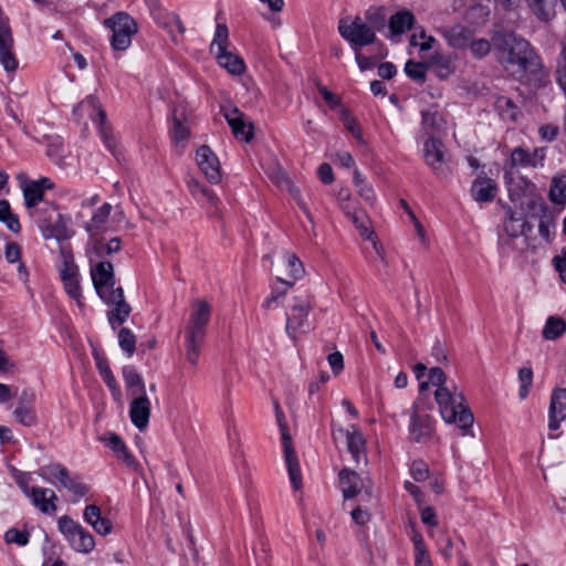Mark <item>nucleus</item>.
<instances>
[{
	"mask_svg": "<svg viewBox=\"0 0 566 566\" xmlns=\"http://www.w3.org/2000/svg\"><path fill=\"white\" fill-rule=\"evenodd\" d=\"M492 42L499 63L520 81L542 80V59L527 40L514 32H496Z\"/></svg>",
	"mask_w": 566,
	"mask_h": 566,
	"instance_id": "nucleus-1",
	"label": "nucleus"
},
{
	"mask_svg": "<svg viewBox=\"0 0 566 566\" xmlns=\"http://www.w3.org/2000/svg\"><path fill=\"white\" fill-rule=\"evenodd\" d=\"M92 281L98 296L114 308L107 313L108 322L113 328L125 323L130 314V305L124 298L120 286L115 287L114 269L111 262L96 264L91 271Z\"/></svg>",
	"mask_w": 566,
	"mask_h": 566,
	"instance_id": "nucleus-2",
	"label": "nucleus"
},
{
	"mask_svg": "<svg viewBox=\"0 0 566 566\" xmlns=\"http://www.w3.org/2000/svg\"><path fill=\"white\" fill-rule=\"evenodd\" d=\"M210 316L211 306L207 301H192L189 322L185 329V347L187 360L193 366L198 364Z\"/></svg>",
	"mask_w": 566,
	"mask_h": 566,
	"instance_id": "nucleus-3",
	"label": "nucleus"
},
{
	"mask_svg": "<svg viewBox=\"0 0 566 566\" xmlns=\"http://www.w3.org/2000/svg\"><path fill=\"white\" fill-rule=\"evenodd\" d=\"M434 399L439 407L440 415L447 423H454L463 431V434L472 427L473 413L465 405L463 394L451 384L449 388L434 390Z\"/></svg>",
	"mask_w": 566,
	"mask_h": 566,
	"instance_id": "nucleus-4",
	"label": "nucleus"
},
{
	"mask_svg": "<svg viewBox=\"0 0 566 566\" xmlns=\"http://www.w3.org/2000/svg\"><path fill=\"white\" fill-rule=\"evenodd\" d=\"M31 218L42 232L44 239L63 241L71 238L67 221L52 203H44L41 210L31 211Z\"/></svg>",
	"mask_w": 566,
	"mask_h": 566,
	"instance_id": "nucleus-5",
	"label": "nucleus"
},
{
	"mask_svg": "<svg viewBox=\"0 0 566 566\" xmlns=\"http://www.w3.org/2000/svg\"><path fill=\"white\" fill-rule=\"evenodd\" d=\"M313 304L308 297L295 296L285 314V332L292 340H296L298 335L310 329V312Z\"/></svg>",
	"mask_w": 566,
	"mask_h": 566,
	"instance_id": "nucleus-6",
	"label": "nucleus"
},
{
	"mask_svg": "<svg viewBox=\"0 0 566 566\" xmlns=\"http://www.w3.org/2000/svg\"><path fill=\"white\" fill-rule=\"evenodd\" d=\"M57 528L75 552L87 554L94 549L93 535L71 516L62 515L57 520Z\"/></svg>",
	"mask_w": 566,
	"mask_h": 566,
	"instance_id": "nucleus-7",
	"label": "nucleus"
},
{
	"mask_svg": "<svg viewBox=\"0 0 566 566\" xmlns=\"http://www.w3.org/2000/svg\"><path fill=\"white\" fill-rule=\"evenodd\" d=\"M112 30L111 45L116 51H125L132 43V36L137 32L136 21L126 12H117L104 21Z\"/></svg>",
	"mask_w": 566,
	"mask_h": 566,
	"instance_id": "nucleus-8",
	"label": "nucleus"
},
{
	"mask_svg": "<svg viewBox=\"0 0 566 566\" xmlns=\"http://www.w3.org/2000/svg\"><path fill=\"white\" fill-rule=\"evenodd\" d=\"M338 32L345 39L353 51L374 44L377 36L373 28H370L360 17H356L350 22L342 20L338 24Z\"/></svg>",
	"mask_w": 566,
	"mask_h": 566,
	"instance_id": "nucleus-9",
	"label": "nucleus"
},
{
	"mask_svg": "<svg viewBox=\"0 0 566 566\" xmlns=\"http://www.w3.org/2000/svg\"><path fill=\"white\" fill-rule=\"evenodd\" d=\"M77 111H91L96 112V115L99 119V135L103 139L105 147L115 156L118 157L120 151L118 149V143L113 129L109 125L106 124V113L101 108L98 99L90 95L84 101L77 104L74 108V113Z\"/></svg>",
	"mask_w": 566,
	"mask_h": 566,
	"instance_id": "nucleus-10",
	"label": "nucleus"
},
{
	"mask_svg": "<svg viewBox=\"0 0 566 566\" xmlns=\"http://www.w3.org/2000/svg\"><path fill=\"white\" fill-rule=\"evenodd\" d=\"M547 149L545 147H535L530 150L518 146L512 149L509 160L505 164V170L520 168H543L545 166Z\"/></svg>",
	"mask_w": 566,
	"mask_h": 566,
	"instance_id": "nucleus-11",
	"label": "nucleus"
},
{
	"mask_svg": "<svg viewBox=\"0 0 566 566\" xmlns=\"http://www.w3.org/2000/svg\"><path fill=\"white\" fill-rule=\"evenodd\" d=\"M277 420H279V423L281 427L284 458H285V463H286L290 481H291L294 490H300L302 488V474H301L300 463H298L297 457L295 454V451L292 447L291 437L287 433L285 424L282 423L281 413H279V412H277Z\"/></svg>",
	"mask_w": 566,
	"mask_h": 566,
	"instance_id": "nucleus-12",
	"label": "nucleus"
},
{
	"mask_svg": "<svg viewBox=\"0 0 566 566\" xmlns=\"http://www.w3.org/2000/svg\"><path fill=\"white\" fill-rule=\"evenodd\" d=\"M333 434L335 439L338 437L346 438L347 449L356 464L366 461L365 439L356 426H350V429L339 428Z\"/></svg>",
	"mask_w": 566,
	"mask_h": 566,
	"instance_id": "nucleus-13",
	"label": "nucleus"
},
{
	"mask_svg": "<svg viewBox=\"0 0 566 566\" xmlns=\"http://www.w3.org/2000/svg\"><path fill=\"white\" fill-rule=\"evenodd\" d=\"M434 431V420L427 413H420L413 410L410 417L409 436L415 442H426L431 438Z\"/></svg>",
	"mask_w": 566,
	"mask_h": 566,
	"instance_id": "nucleus-14",
	"label": "nucleus"
},
{
	"mask_svg": "<svg viewBox=\"0 0 566 566\" xmlns=\"http://www.w3.org/2000/svg\"><path fill=\"white\" fill-rule=\"evenodd\" d=\"M197 164L211 184L221 180L220 163L210 147L203 145L197 150Z\"/></svg>",
	"mask_w": 566,
	"mask_h": 566,
	"instance_id": "nucleus-15",
	"label": "nucleus"
},
{
	"mask_svg": "<svg viewBox=\"0 0 566 566\" xmlns=\"http://www.w3.org/2000/svg\"><path fill=\"white\" fill-rule=\"evenodd\" d=\"M27 497H29L32 505L43 514L53 515L57 510L56 502L59 499L51 489L32 486Z\"/></svg>",
	"mask_w": 566,
	"mask_h": 566,
	"instance_id": "nucleus-16",
	"label": "nucleus"
},
{
	"mask_svg": "<svg viewBox=\"0 0 566 566\" xmlns=\"http://www.w3.org/2000/svg\"><path fill=\"white\" fill-rule=\"evenodd\" d=\"M566 419V389L557 388L551 396L548 409V429L555 431Z\"/></svg>",
	"mask_w": 566,
	"mask_h": 566,
	"instance_id": "nucleus-17",
	"label": "nucleus"
},
{
	"mask_svg": "<svg viewBox=\"0 0 566 566\" xmlns=\"http://www.w3.org/2000/svg\"><path fill=\"white\" fill-rule=\"evenodd\" d=\"M129 417L139 430L147 428L150 417V401L146 394L133 397L129 406Z\"/></svg>",
	"mask_w": 566,
	"mask_h": 566,
	"instance_id": "nucleus-18",
	"label": "nucleus"
},
{
	"mask_svg": "<svg viewBox=\"0 0 566 566\" xmlns=\"http://www.w3.org/2000/svg\"><path fill=\"white\" fill-rule=\"evenodd\" d=\"M496 191V182L485 175L476 177L470 189L471 197L476 202H491L495 198Z\"/></svg>",
	"mask_w": 566,
	"mask_h": 566,
	"instance_id": "nucleus-19",
	"label": "nucleus"
},
{
	"mask_svg": "<svg viewBox=\"0 0 566 566\" xmlns=\"http://www.w3.org/2000/svg\"><path fill=\"white\" fill-rule=\"evenodd\" d=\"M504 182L512 201L518 200L523 196L531 195L535 190V185L527 177L518 176L515 179L510 170L504 171Z\"/></svg>",
	"mask_w": 566,
	"mask_h": 566,
	"instance_id": "nucleus-20",
	"label": "nucleus"
},
{
	"mask_svg": "<svg viewBox=\"0 0 566 566\" xmlns=\"http://www.w3.org/2000/svg\"><path fill=\"white\" fill-rule=\"evenodd\" d=\"M423 157L427 165L436 172L441 171V166L444 163V145L438 139L430 137L423 145Z\"/></svg>",
	"mask_w": 566,
	"mask_h": 566,
	"instance_id": "nucleus-21",
	"label": "nucleus"
},
{
	"mask_svg": "<svg viewBox=\"0 0 566 566\" xmlns=\"http://www.w3.org/2000/svg\"><path fill=\"white\" fill-rule=\"evenodd\" d=\"M224 117L237 138H241L244 142H250L252 139L253 126L251 123L245 122L243 113L238 108H232L224 114Z\"/></svg>",
	"mask_w": 566,
	"mask_h": 566,
	"instance_id": "nucleus-22",
	"label": "nucleus"
},
{
	"mask_svg": "<svg viewBox=\"0 0 566 566\" xmlns=\"http://www.w3.org/2000/svg\"><path fill=\"white\" fill-rule=\"evenodd\" d=\"M83 518L99 535L106 536L113 530L111 520L102 516L101 507L95 504H90L84 509Z\"/></svg>",
	"mask_w": 566,
	"mask_h": 566,
	"instance_id": "nucleus-23",
	"label": "nucleus"
},
{
	"mask_svg": "<svg viewBox=\"0 0 566 566\" xmlns=\"http://www.w3.org/2000/svg\"><path fill=\"white\" fill-rule=\"evenodd\" d=\"M530 11L542 22H549L556 15L558 0H524ZM566 10V0H559Z\"/></svg>",
	"mask_w": 566,
	"mask_h": 566,
	"instance_id": "nucleus-24",
	"label": "nucleus"
},
{
	"mask_svg": "<svg viewBox=\"0 0 566 566\" xmlns=\"http://www.w3.org/2000/svg\"><path fill=\"white\" fill-rule=\"evenodd\" d=\"M428 67L440 80L448 78L455 71L454 59L450 54L434 52L428 60Z\"/></svg>",
	"mask_w": 566,
	"mask_h": 566,
	"instance_id": "nucleus-25",
	"label": "nucleus"
},
{
	"mask_svg": "<svg viewBox=\"0 0 566 566\" xmlns=\"http://www.w3.org/2000/svg\"><path fill=\"white\" fill-rule=\"evenodd\" d=\"M440 32L442 33L449 45L454 49L468 48L473 36L470 29L460 24L450 28H443Z\"/></svg>",
	"mask_w": 566,
	"mask_h": 566,
	"instance_id": "nucleus-26",
	"label": "nucleus"
},
{
	"mask_svg": "<svg viewBox=\"0 0 566 566\" xmlns=\"http://www.w3.org/2000/svg\"><path fill=\"white\" fill-rule=\"evenodd\" d=\"M293 287V282L285 279L276 277L275 283L271 284V292L262 303L264 310L276 308L281 304V300L287 294V291Z\"/></svg>",
	"mask_w": 566,
	"mask_h": 566,
	"instance_id": "nucleus-27",
	"label": "nucleus"
},
{
	"mask_svg": "<svg viewBox=\"0 0 566 566\" xmlns=\"http://www.w3.org/2000/svg\"><path fill=\"white\" fill-rule=\"evenodd\" d=\"M339 484L345 499L356 496L363 489V481L359 475L349 469L339 472Z\"/></svg>",
	"mask_w": 566,
	"mask_h": 566,
	"instance_id": "nucleus-28",
	"label": "nucleus"
},
{
	"mask_svg": "<svg viewBox=\"0 0 566 566\" xmlns=\"http://www.w3.org/2000/svg\"><path fill=\"white\" fill-rule=\"evenodd\" d=\"M122 374L129 396L135 397L146 394L145 381L134 366H124Z\"/></svg>",
	"mask_w": 566,
	"mask_h": 566,
	"instance_id": "nucleus-29",
	"label": "nucleus"
},
{
	"mask_svg": "<svg viewBox=\"0 0 566 566\" xmlns=\"http://www.w3.org/2000/svg\"><path fill=\"white\" fill-rule=\"evenodd\" d=\"M112 209V205L105 202L94 212L91 220L85 224V229L91 237L101 233L105 229Z\"/></svg>",
	"mask_w": 566,
	"mask_h": 566,
	"instance_id": "nucleus-30",
	"label": "nucleus"
},
{
	"mask_svg": "<svg viewBox=\"0 0 566 566\" xmlns=\"http://www.w3.org/2000/svg\"><path fill=\"white\" fill-rule=\"evenodd\" d=\"M415 24V15L408 10L399 11L389 19V29L392 35H400Z\"/></svg>",
	"mask_w": 566,
	"mask_h": 566,
	"instance_id": "nucleus-31",
	"label": "nucleus"
},
{
	"mask_svg": "<svg viewBox=\"0 0 566 566\" xmlns=\"http://www.w3.org/2000/svg\"><path fill=\"white\" fill-rule=\"evenodd\" d=\"M214 56L219 65L226 69L230 74L241 75L245 70L243 60L231 52L222 51L221 53H216Z\"/></svg>",
	"mask_w": 566,
	"mask_h": 566,
	"instance_id": "nucleus-32",
	"label": "nucleus"
},
{
	"mask_svg": "<svg viewBox=\"0 0 566 566\" xmlns=\"http://www.w3.org/2000/svg\"><path fill=\"white\" fill-rule=\"evenodd\" d=\"M189 135V127L186 125L182 118L178 117L177 114H175L172 119V126L170 129V137L179 153H181L185 149Z\"/></svg>",
	"mask_w": 566,
	"mask_h": 566,
	"instance_id": "nucleus-33",
	"label": "nucleus"
},
{
	"mask_svg": "<svg viewBox=\"0 0 566 566\" xmlns=\"http://www.w3.org/2000/svg\"><path fill=\"white\" fill-rule=\"evenodd\" d=\"M421 118L422 130L427 135H432L443 127V117L434 106L422 111Z\"/></svg>",
	"mask_w": 566,
	"mask_h": 566,
	"instance_id": "nucleus-34",
	"label": "nucleus"
},
{
	"mask_svg": "<svg viewBox=\"0 0 566 566\" xmlns=\"http://www.w3.org/2000/svg\"><path fill=\"white\" fill-rule=\"evenodd\" d=\"M548 198L555 205H566V174L553 176Z\"/></svg>",
	"mask_w": 566,
	"mask_h": 566,
	"instance_id": "nucleus-35",
	"label": "nucleus"
},
{
	"mask_svg": "<svg viewBox=\"0 0 566 566\" xmlns=\"http://www.w3.org/2000/svg\"><path fill=\"white\" fill-rule=\"evenodd\" d=\"M25 207L31 216V211L41 210L39 203L43 201L44 193L38 184L25 182L22 187Z\"/></svg>",
	"mask_w": 566,
	"mask_h": 566,
	"instance_id": "nucleus-36",
	"label": "nucleus"
},
{
	"mask_svg": "<svg viewBox=\"0 0 566 566\" xmlns=\"http://www.w3.org/2000/svg\"><path fill=\"white\" fill-rule=\"evenodd\" d=\"M566 332V322L559 316H549L542 331V336L546 340H555L562 337Z\"/></svg>",
	"mask_w": 566,
	"mask_h": 566,
	"instance_id": "nucleus-37",
	"label": "nucleus"
},
{
	"mask_svg": "<svg viewBox=\"0 0 566 566\" xmlns=\"http://www.w3.org/2000/svg\"><path fill=\"white\" fill-rule=\"evenodd\" d=\"M101 440L114 451L119 459L125 463L132 464L134 462L133 457L127 451L124 441L116 433H108L101 438Z\"/></svg>",
	"mask_w": 566,
	"mask_h": 566,
	"instance_id": "nucleus-38",
	"label": "nucleus"
},
{
	"mask_svg": "<svg viewBox=\"0 0 566 566\" xmlns=\"http://www.w3.org/2000/svg\"><path fill=\"white\" fill-rule=\"evenodd\" d=\"M284 264L286 265L287 270V276L286 279L289 282H293V285L295 282L300 279H302L305 274V269L301 260L297 258L296 254L286 252L283 255Z\"/></svg>",
	"mask_w": 566,
	"mask_h": 566,
	"instance_id": "nucleus-39",
	"label": "nucleus"
},
{
	"mask_svg": "<svg viewBox=\"0 0 566 566\" xmlns=\"http://www.w3.org/2000/svg\"><path fill=\"white\" fill-rule=\"evenodd\" d=\"M412 543L415 546V566H432L422 535L413 532Z\"/></svg>",
	"mask_w": 566,
	"mask_h": 566,
	"instance_id": "nucleus-40",
	"label": "nucleus"
},
{
	"mask_svg": "<svg viewBox=\"0 0 566 566\" xmlns=\"http://www.w3.org/2000/svg\"><path fill=\"white\" fill-rule=\"evenodd\" d=\"M353 181L355 187L357 188L358 195L369 205H374L376 201V195L373 186L365 180L363 175L358 169H355Z\"/></svg>",
	"mask_w": 566,
	"mask_h": 566,
	"instance_id": "nucleus-41",
	"label": "nucleus"
},
{
	"mask_svg": "<svg viewBox=\"0 0 566 566\" xmlns=\"http://www.w3.org/2000/svg\"><path fill=\"white\" fill-rule=\"evenodd\" d=\"M0 222L13 233H18L21 230L20 221L17 214L11 211L9 201L0 200Z\"/></svg>",
	"mask_w": 566,
	"mask_h": 566,
	"instance_id": "nucleus-42",
	"label": "nucleus"
},
{
	"mask_svg": "<svg viewBox=\"0 0 566 566\" xmlns=\"http://www.w3.org/2000/svg\"><path fill=\"white\" fill-rule=\"evenodd\" d=\"M429 71L427 61L415 62L412 60L407 61L405 64V73L408 77L417 83H424L427 78V72Z\"/></svg>",
	"mask_w": 566,
	"mask_h": 566,
	"instance_id": "nucleus-43",
	"label": "nucleus"
},
{
	"mask_svg": "<svg viewBox=\"0 0 566 566\" xmlns=\"http://www.w3.org/2000/svg\"><path fill=\"white\" fill-rule=\"evenodd\" d=\"M339 117L344 127L353 135V137L356 138L359 143H363V129L357 119L352 115L350 111L347 108H342L339 111Z\"/></svg>",
	"mask_w": 566,
	"mask_h": 566,
	"instance_id": "nucleus-44",
	"label": "nucleus"
},
{
	"mask_svg": "<svg viewBox=\"0 0 566 566\" xmlns=\"http://www.w3.org/2000/svg\"><path fill=\"white\" fill-rule=\"evenodd\" d=\"M39 475L51 484H56L59 478L66 476V468L61 463H50L39 470Z\"/></svg>",
	"mask_w": 566,
	"mask_h": 566,
	"instance_id": "nucleus-45",
	"label": "nucleus"
},
{
	"mask_svg": "<svg viewBox=\"0 0 566 566\" xmlns=\"http://www.w3.org/2000/svg\"><path fill=\"white\" fill-rule=\"evenodd\" d=\"M229 40V30L224 23H218L214 32L213 40L210 45V51L216 55V53H221L222 51H227Z\"/></svg>",
	"mask_w": 566,
	"mask_h": 566,
	"instance_id": "nucleus-46",
	"label": "nucleus"
},
{
	"mask_svg": "<svg viewBox=\"0 0 566 566\" xmlns=\"http://www.w3.org/2000/svg\"><path fill=\"white\" fill-rule=\"evenodd\" d=\"M349 219L354 223L356 229L359 231L361 238H374V231L370 229V220L361 209L353 213V216L349 217Z\"/></svg>",
	"mask_w": 566,
	"mask_h": 566,
	"instance_id": "nucleus-47",
	"label": "nucleus"
},
{
	"mask_svg": "<svg viewBox=\"0 0 566 566\" xmlns=\"http://www.w3.org/2000/svg\"><path fill=\"white\" fill-rule=\"evenodd\" d=\"M528 229V223L521 218H515L514 213H510V217L504 222V230L512 238L524 234Z\"/></svg>",
	"mask_w": 566,
	"mask_h": 566,
	"instance_id": "nucleus-48",
	"label": "nucleus"
},
{
	"mask_svg": "<svg viewBox=\"0 0 566 566\" xmlns=\"http://www.w3.org/2000/svg\"><path fill=\"white\" fill-rule=\"evenodd\" d=\"M190 193L198 198L203 197L212 207H217L219 202V198L208 188H206L198 180L191 179L188 182Z\"/></svg>",
	"mask_w": 566,
	"mask_h": 566,
	"instance_id": "nucleus-49",
	"label": "nucleus"
},
{
	"mask_svg": "<svg viewBox=\"0 0 566 566\" xmlns=\"http://www.w3.org/2000/svg\"><path fill=\"white\" fill-rule=\"evenodd\" d=\"M118 344L123 352L130 357L135 353L136 336L129 328L123 327L118 332Z\"/></svg>",
	"mask_w": 566,
	"mask_h": 566,
	"instance_id": "nucleus-50",
	"label": "nucleus"
},
{
	"mask_svg": "<svg viewBox=\"0 0 566 566\" xmlns=\"http://www.w3.org/2000/svg\"><path fill=\"white\" fill-rule=\"evenodd\" d=\"M365 18L367 20V24L373 28L374 31H381L386 25V17L382 8H369Z\"/></svg>",
	"mask_w": 566,
	"mask_h": 566,
	"instance_id": "nucleus-51",
	"label": "nucleus"
},
{
	"mask_svg": "<svg viewBox=\"0 0 566 566\" xmlns=\"http://www.w3.org/2000/svg\"><path fill=\"white\" fill-rule=\"evenodd\" d=\"M13 415L15 419L23 426L31 427L36 423V416L34 409L27 405H19L14 409Z\"/></svg>",
	"mask_w": 566,
	"mask_h": 566,
	"instance_id": "nucleus-52",
	"label": "nucleus"
},
{
	"mask_svg": "<svg viewBox=\"0 0 566 566\" xmlns=\"http://www.w3.org/2000/svg\"><path fill=\"white\" fill-rule=\"evenodd\" d=\"M495 105L502 117L510 120H516L517 111L514 102L511 98L501 96L496 99Z\"/></svg>",
	"mask_w": 566,
	"mask_h": 566,
	"instance_id": "nucleus-53",
	"label": "nucleus"
},
{
	"mask_svg": "<svg viewBox=\"0 0 566 566\" xmlns=\"http://www.w3.org/2000/svg\"><path fill=\"white\" fill-rule=\"evenodd\" d=\"M4 541L7 544L25 546L30 541V533L28 531H20L15 527H12L4 533Z\"/></svg>",
	"mask_w": 566,
	"mask_h": 566,
	"instance_id": "nucleus-54",
	"label": "nucleus"
},
{
	"mask_svg": "<svg viewBox=\"0 0 566 566\" xmlns=\"http://www.w3.org/2000/svg\"><path fill=\"white\" fill-rule=\"evenodd\" d=\"M518 380L521 382L518 396L523 400L528 396L530 388L533 384V370L528 367H523L518 370Z\"/></svg>",
	"mask_w": 566,
	"mask_h": 566,
	"instance_id": "nucleus-55",
	"label": "nucleus"
},
{
	"mask_svg": "<svg viewBox=\"0 0 566 566\" xmlns=\"http://www.w3.org/2000/svg\"><path fill=\"white\" fill-rule=\"evenodd\" d=\"M557 82L563 91H566V39L562 42V51L557 64Z\"/></svg>",
	"mask_w": 566,
	"mask_h": 566,
	"instance_id": "nucleus-56",
	"label": "nucleus"
},
{
	"mask_svg": "<svg viewBox=\"0 0 566 566\" xmlns=\"http://www.w3.org/2000/svg\"><path fill=\"white\" fill-rule=\"evenodd\" d=\"M468 46L472 54L478 59L486 56L491 51V44L486 39L473 40L472 38Z\"/></svg>",
	"mask_w": 566,
	"mask_h": 566,
	"instance_id": "nucleus-57",
	"label": "nucleus"
},
{
	"mask_svg": "<svg viewBox=\"0 0 566 566\" xmlns=\"http://www.w3.org/2000/svg\"><path fill=\"white\" fill-rule=\"evenodd\" d=\"M428 380H429L430 385L436 387V389L451 387V385L447 384L446 374L439 367L430 368L429 374H428Z\"/></svg>",
	"mask_w": 566,
	"mask_h": 566,
	"instance_id": "nucleus-58",
	"label": "nucleus"
},
{
	"mask_svg": "<svg viewBox=\"0 0 566 566\" xmlns=\"http://www.w3.org/2000/svg\"><path fill=\"white\" fill-rule=\"evenodd\" d=\"M410 474L415 481L423 482L429 476V468L423 461L416 460L410 467Z\"/></svg>",
	"mask_w": 566,
	"mask_h": 566,
	"instance_id": "nucleus-59",
	"label": "nucleus"
},
{
	"mask_svg": "<svg viewBox=\"0 0 566 566\" xmlns=\"http://www.w3.org/2000/svg\"><path fill=\"white\" fill-rule=\"evenodd\" d=\"M101 377L103 378L104 382L106 384V386L109 388V390L112 391L113 396L116 398V399H119L120 396H122V392H120V388L111 370V368H104L103 371L99 373Z\"/></svg>",
	"mask_w": 566,
	"mask_h": 566,
	"instance_id": "nucleus-60",
	"label": "nucleus"
},
{
	"mask_svg": "<svg viewBox=\"0 0 566 566\" xmlns=\"http://www.w3.org/2000/svg\"><path fill=\"white\" fill-rule=\"evenodd\" d=\"M101 377L103 378L104 382L106 384V386L109 388V390L112 391L113 396L116 398V399H119L120 396H122V392H120V388L111 370V368H104L103 371L99 373Z\"/></svg>",
	"mask_w": 566,
	"mask_h": 566,
	"instance_id": "nucleus-61",
	"label": "nucleus"
},
{
	"mask_svg": "<svg viewBox=\"0 0 566 566\" xmlns=\"http://www.w3.org/2000/svg\"><path fill=\"white\" fill-rule=\"evenodd\" d=\"M12 476L14 478L15 483L19 485V488L22 490L25 496L30 494L31 488L29 486L30 483V473L22 472L15 468H12Z\"/></svg>",
	"mask_w": 566,
	"mask_h": 566,
	"instance_id": "nucleus-62",
	"label": "nucleus"
},
{
	"mask_svg": "<svg viewBox=\"0 0 566 566\" xmlns=\"http://www.w3.org/2000/svg\"><path fill=\"white\" fill-rule=\"evenodd\" d=\"M62 282H63L65 292L72 298L78 301L81 298V286H80L78 276H75L72 279L64 277V280H62Z\"/></svg>",
	"mask_w": 566,
	"mask_h": 566,
	"instance_id": "nucleus-63",
	"label": "nucleus"
},
{
	"mask_svg": "<svg viewBox=\"0 0 566 566\" xmlns=\"http://www.w3.org/2000/svg\"><path fill=\"white\" fill-rule=\"evenodd\" d=\"M317 90H318L319 94L322 95L323 99L329 105L331 108L334 109V108L340 106L342 98L338 95L334 94L327 87H325L321 84L317 85Z\"/></svg>",
	"mask_w": 566,
	"mask_h": 566,
	"instance_id": "nucleus-64",
	"label": "nucleus"
}]
</instances>
